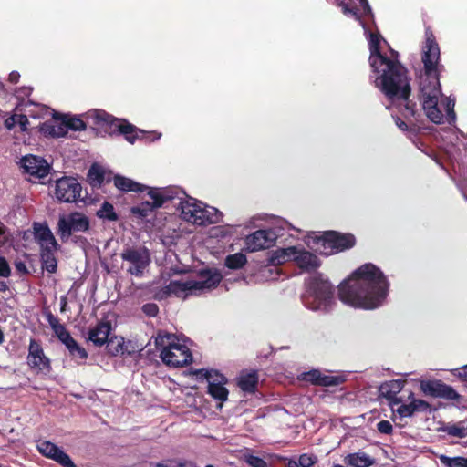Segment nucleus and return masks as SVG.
<instances>
[{"instance_id":"64","label":"nucleus","mask_w":467,"mask_h":467,"mask_svg":"<svg viewBox=\"0 0 467 467\" xmlns=\"http://www.w3.org/2000/svg\"><path fill=\"white\" fill-rule=\"evenodd\" d=\"M67 298L66 297H62L61 298V308H60V311L61 312H64L66 310V306H67Z\"/></svg>"},{"instance_id":"57","label":"nucleus","mask_w":467,"mask_h":467,"mask_svg":"<svg viewBox=\"0 0 467 467\" xmlns=\"http://www.w3.org/2000/svg\"><path fill=\"white\" fill-rule=\"evenodd\" d=\"M379 432L384 434H389L392 431V425L388 420H381L377 425Z\"/></svg>"},{"instance_id":"44","label":"nucleus","mask_w":467,"mask_h":467,"mask_svg":"<svg viewBox=\"0 0 467 467\" xmlns=\"http://www.w3.org/2000/svg\"><path fill=\"white\" fill-rule=\"evenodd\" d=\"M192 374L196 375L199 379H212L213 378H217L218 379H227L225 376H223L219 370L210 368V369H199L192 372Z\"/></svg>"},{"instance_id":"49","label":"nucleus","mask_w":467,"mask_h":467,"mask_svg":"<svg viewBox=\"0 0 467 467\" xmlns=\"http://www.w3.org/2000/svg\"><path fill=\"white\" fill-rule=\"evenodd\" d=\"M259 374L257 369H243L241 370L238 377L235 378V379H258Z\"/></svg>"},{"instance_id":"10","label":"nucleus","mask_w":467,"mask_h":467,"mask_svg":"<svg viewBox=\"0 0 467 467\" xmlns=\"http://www.w3.org/2000/svg\"><path fill=\"white\" fill-rule=\"evenodd\" d=\"M82 186L77 178L64 176L56 181L55 197L61 202H76L82 199Z\"/></svg>"},{"instance_id":"62","label":"nucleus","mask_w":467,"mask_h":467,"mask_svg":"<svg viewBox=\"0 0 467 467\" xmlns=\"http://www.w3.org/2000/svg\"><path fill=\"white\" fill-rule=\"evenodd\" d=\"M7 289V284L5 281H0V292H5Z\"/></svg>"},{"instance_id":"51","label":"nucleus","mask_w":467,"mask_h":467,"mask_svg":"<svg viewBox=\"0 0 467 467\" xmlns=\"http://www.w3.org/2000/svg\"><path fill=\"white\" fill-rule=\"evenodd\" d=\"M141 310L147 317H154L159 313V306L155 303H147L142 306Z\"/></svg>"},{"instance_id":"46","label":"nucleus","mask_w":467,"mask_h":467,"mask_svg":"<svg viewBox=\"0 0 467 467\" xmlns=\"http://www.w3.org/2000/svg\"><path fill=\"white\" fill-rule=\"evenodd\" d=\"M53 119L55 120H61L60 123H55V138L64 137L67 133V129L63 115L54 112Z\"/></svg>"},{"instance_id":"43","label":"nucleus","mask_w":467,"mask_h":467,"mask_svg":"<svg viewBox=\"0 0 467 467\" xmlns=\"http://www.w3.org/2000/svg\"><path fill=\"white\" fill-rule=\"evenodd\" d=\"M29 123L28 118L25 114L13 115L12 117L6 119L5 126L11 130L15 124H18L21 127L22 130H26L27 129V124Z\"/></svg>"},{"instance_id":"48","label":"nucleus","mask_w":467,"mask_h":467,"mask_svg":"<svg viewBox=\"0 0 467 467\" xmlns=\"http://www.w3.org/2000/svg\"><path fill=\"white\" fill-rule=\"evenodd\" d=\"M454 107H455V99H451V98H446V100H445V110H446V113H447L448 122L449 123H451L456 119V114H455V111H454Z\"/></svg>"},{"instance_id":"50","label":"nucleus","mask_w":467,"mask_h":467,"mask_svg":"<svg viewBox=\"0 0 467 467\" xmlns=\"http://www.w3.org/2000/svg\"><path fill=\"white\" fill-rule=\"evenodd\" d=\"M245 462L252 467H266L267 463L262 458L254 455H245Z\"/></svg>"},{"instance_id":"5","label":"nucleus","mask_w":467,"mask_h":467,"mask_svg":"<svg viewBox=\"0 0 467 467\" xmlns=\"http://www.w3.org/2000/svg\"><path fill=\"white\" fill-rule=\"evenodd\" d=\"M176 339L173 334H158L155 345L160 350V358L164 364L170 367L187 366L192 362V352L186 345L176 342Z\"/></svg>"},{"instance_id":"14","label":"nucleus","mask_w":467,"mask_h":467,"mask_svg":"<svg viewBox=\"0 0 467 467\" xmlns=\"http://www.w3.org/2000/svg\"><path fill=\"white\" fill-rule=\"evenodd\" d=\"M27 363L32 369L40 371L43 374L50 370L49 359L44 355L40 344L35 339H30Z\"/></svg>"},{"instance_id":"45","label":"nucleus","mask_w":467,"mask_h":467,"mask_svg":"<svg viewBox=\"0 0 467 467\" xmlns=\"http://www.w3.org/2000/svg\"><path fill=\"white\" fill-rule=\"evenodd\" d=\"M63 119L66 122L67 130H72L81 131L87 129L86 123L79 118H71L63 115Z\"/></svg>"},{"instance_id":"55","label":"nucleus","mask_w":467,"mask_h":467,"mask_svg":"<svg viewBox=\"0 0 467 467\" xmlns=\"http://www.w3.org/2000/svg\"><path fill=\"white\" fill-rule=\"evenodd\" d=\"M11 275V269L8 262L5 257L0 256V276L9 277Z\"/></svg>"},{"instance_id":"16","label":"nucleus","mask_w":467,"mask_h":467,"mask_svg":"<svg viewBox=\"0 0 467 467\" xmlns=\"http://www.w3.org/2000/svg\"><path fill=\"white\" fill-rule=\"evenodd\" d=\"M275 234L268 230H258L245 238V245L249 252H256L270 248L275 243Z\"/></svg>"},{"instance_id":"15","label":"nucleus","mask_w":467,"mask_h":467,"mask_svg":"<svg viewBox=\"0 0 467 467\" xmlns=\"http://www.w3.org/2000/svg\"><path fill=\"white\" fill-rule=\"evenodd\" d=\"M179 206L183 220L197 225H202L205 222L203 212H202V202L190 198L189 200H181Z\"/></svg>"},{"instance_id":"28","label":"nucleus","mask_w":467,"mask_h":467,"mask_svg":"<svg viewBox=\"0 0 467 467\" xmlns=\"http://www.w3.org/2000/svg\"><path fill=\"white\" fill-rule=\"evenodd\" d=\"M187 291L192 292L195 291L192 280L187 281H177L172 280L170 284L165 286L164 292L167 295H175L176 296H182Z\"/></svg>"},{"instance_id":"33","label":"nucleus","mask_w":467,"mask_h":467,"mask_svg":"<svg viewBox=\"0 0 467 467\" xmlns=\"http://www.w3.org/2000/svg\"><path fill=\"white\" fill-rule=\"evenodd\" d=\"M97 217L99 219L109 221V222H116L119 220V215L115 212L113 204L105 201L100 208L96 212Z\"/></svg>"},{"instance_id":"13","label":"nucleus","mask_w":467,"mask_h":467,"mask_svg":"<svg viewBox=\"0 0 467 467\" xmlns=\"http://www.w3.org/2000/svg\"><path fill=\"white\" fill-rule=\"evenodd\" d=\"M198 280H192L195 291H211L223 280L222 273L216 268H202L197 272Z\"/></svg>"},{"instance_id":"60","label":"nucleus","mask_w":467,"mask_h":467,"mask_svg":"<svg viewBox=\"0 0 467 467\" xmlns=\"http://www.w3.org/2000/svg\"><path fill=\"white\" fill-rule=\"evenodd\" d=\"M394 119H395V124L400 130H402V131L409 130V126L403 119H401L400 117H395Z\"/></svg>"},{"instance_id":"2","label":"nucleus","mask_w":467,"mask_h":467,"mask_svg":"<svg viewBox=\"0 0 467 467\" xmlns=\"http://www.w3.org/2000/svg\"><path fill=\"white\" fill-rule=\"evenodd\" d=\"M425 37L421 57L424 72L420 77L419 99L427 118L435 124H441L443 121V113L438 107L441 95L440 47L430 27L425 29Z\"/></svg>"},{"instance_id":"59","label":"nucleus","mask_w":467,"mask_h":467,"mask_svg":"<svg viewBox=\"0 0 467 467\" xmlns=\"http://www.w3.org/2000/svg\"><path fill=\"white\" fill-rule=\"evenodd\" d=\"M15 267H16V271L22 275L28 273L26 264L22 261H16L15 263Z\"/></svg>"},{"instance_id":"24","label":"nucleus","mask_w":467,"mask_h":467,"mask_svg":"<svg viewBox=\"0 0 467 467\" xmlns=\"http://www.w3.org/2000/svg\"><path fill=\"white\" fill-rule=\"evenodd\" d=\"M35 239L41 247L49 246L53 249H59V244L55 239L47 224L34 223Z\"/></svg>"},{"instance_id":"26","label":"nucleus","mask_w":467,"mask_h":467,"mask_svg":"<svg viewBox=\"0 0 467 467\" xmlns=\"http://www.w3.org/2000/svg\"><path fill=\"white\" fill-rule=\"evenodd\" d=\"M113 182L115 187L121 192H142L147 189L146 185L119 174L114 176Z\"/></svg>"},{"instance_id":"37","label":"nucleus","mask_w":467,"mask_h":467,"mask_svg":"<svg viewBox=\"0 0 467 467\" xmlns=\"http://www.w3.org/2000/svg\"><path fill=\"white\" fill-rule=\"evenodd\" d=\"M202 212H203V220L205 221L202 225L218 223L222 221L223 216V213L214 207L202 206Z\"/></svg>"},{"instance_id":"61","label":"nucleus","mask_w":467,"mask_h":467,"mask_svg":"<svg viewBox=\"0 0 467 467\" xmlns=\"http://www.w3.org/2000/svg\"><path fill=\"white\" fill-rule=\"evenodd\" d=\"M19 78H20V75H19V73H18L17 71H12V72L9 74V78H8V79H9V81H10L11 83L16 84V83H17V82H18Z\"/></svg>"},{"instance_id":"6","label":"nucleus","mask_w":467,"mask_h":467,"mask_svg":"<svg viewBox=\"0 0 467 467\" xmlns=\"http://www.w3.org/2000/svg\"><path fill=\"white\" fill-rule=\"evenodd\" d=\"M313 244L316 245L317 252L329 255L354 247L356 237L349 233L343 234L337 231H327L323 232L320 235L315 236Z\"/></svg>"},{"instance_id":"39","label":"nucleus","mask_w":467,"mask_h":467,"mask_svg":"<svg viewBox=\"0 0 467 467\" xmlns=\"http://www.w3.org/2000/svg\"><path fill=\"white\" fill-rule=\"evenodd\" d=\"M317 459L316 456L309 454H303L299 457L298 461L289 460L287 467H314Z\"/></svg>"},{"instance_id":"54","label":"nucleus","mask_w":467,"mask_h":467,"mask_svg":"<svg viewBox=\"0 0 467 467\" xmlns=\"http://www.w3.org/2000/svg\"><path fill=\"white\" fill-rule=\"evenodd\" d=\"M155 467H196L194 463L191 462H171L169 464L157 463Z\"/></svg>"},{"instance_id":"30","label":"nucleus","mask_w":467,"mask_h":467,"mask_svg":"<svg viewBox=\"0 0 467 467\" xmlns=\"http://www.w3.org/2000/svg\"><path fill=\"white\" fill-rule=\"evenodd\" d=\"M107 353L112 357L125 353L130 354L131 352L127 349L124 338L122 337L113 336L109 338L105 343Z\"/></svg>"},{"instance_id":"27","label":"nucleus","mask_w":467,"mask_h":467,"mask_svg":"<svg viewBox=\"0 0 467 467\" xmlns=\"http://www.w3.org/2000/svg\"><path fill=\"white\" fill-rule=\"evenodd\" d=\"M58 249H53L49 246L40 248V260L42 268L50 274H54L57 269V262L55 256V252Z\"/></svg>"},{"instance_id":"18","label":"nucleus","mask_w":467,"mask_h":467,"mask_svg":"<svg viewBox=\"0 0 467 467\" xmlns=\"http://www.w3.org/2000/svg\"><path fill=\"white\" fill-rule=\"evenodd\" d=\"M420 389L427 396L455 400L458 398L455 390L441 381H420Z\"/></svg>"},{"instance_id":"40","label":"nucleus","mask_w":467,"mask_h":467,"mask_svg":"<svg viewBox=\"0 0 467 467\" xmlns=\"http://www.w3.org/2000/svg\"><path fill=\"white\" fill-rule=\"evenodd\" d=\"M156 208L150 202L145 201L137 206H133L130 209V213L137 215L140 218H146L150 215Z\"/></svg>"},{"instance_id":"32","label":"nucleus","mask_w":467,"mask_h":467,"mask_svg":"<svg viewBox=\"0 0 467 467\" xmlns=\"http://www.w3.org/2000/svg\"><path fill=\"white\" fill-rule=\"evenodd\" d=\"M295 253V246H289L287 248L276 250L270 258V262L274 265H282L287 261L293 260V254Z\"/></svg>"},{"instance_id":"23","label":"nucleus","mask_w":467,"mask_h":467,"mask_svg":"<svg viewBox=\"0 0 467 467\" xmlns=\"http://www.w3.org/2000/svg\"><path fill=\"white\" fill-rule=\"evenodd\" d=\"M429 409V404L420 399H415L414 395L410 393L408 397V403L400 404L396 412L400 418L411 417L416 412H423Z\"/></svg>"},{"instance_id":"1","label":"nucleus","mask_w":467,"mask_h":467,"mask_svg":"<svg viewBox=\"0 0 467 467\" xmlns=\"http://www.w3.org/2000/svg\"><path fill=\"white\" fill-rule=\"evenodd\" d=\"M388 291L389 283L382 271L368 263L355 270L338 286V296L349 306L373 309L381 305Z\"/></svg>"},{"instance_id":"53","label":"nucleus","mask_w":467,"mask_h":467,"mask_svg":"<svg viewBox=\"0 0 467 467\" xmlns=\"http://www.w3.org/2000/svg\"><path fill=\"white\" fill-rule=\"evenodd\" d=\"M40 131L45 136H50V137L55 138V123L50 122V121L43 122L40 125Z\"/></svg>"},{"instance_id":"29","label":"nucleus","mask_w":467,"mask_h":467,"mask_svg":"<svg viewBox=\"0 0 467 467\" xmlns=\"http://www.w3.org/2000/svg\"><path fill=\"white\" fill-rule=\"evenodd\" d=\"M344 462L352 467H370L375 463L371 456L362 451L347 455Z\"/></svg>"},{"instance_id":"3","label":"nucleus","mask_w":467,"mask_h":467,"mask_svg":"<svg viewBox=\"0 0 467 467\" xmlns=\"http://www.w3.org/2000/svg\"><path fill=\"white\" fill-rule=\"evenodd\" d=\"M385 68L375 83L380 91L389 99L407 100L411 94L408 70L399 61L390 58L384 62Z\"/></svg>"},{"instance_id":"12","label":"nucleus","mask_w":467,"mask_h":467,"mask_svg":"<svg viewBox=\"0 0 467 467\" xmlns=\"http://www.w3.org/2000/svg\"><path fill=\"white\" fill-rule=\"evenodd\" d=\"M37 451L43 456L55 461L63 467H77L61 448L49 441H41L36 445Z\"/></svg>"},{"instance_id":"35","label":"nucleus","mask_w":467,"mask_h":467,"mask_svg":"<svg viewBox=\"0 0 467 467\" xmlns=\"http://www.w3.org/2000/svg\"><path fill=\"white\" fill-rule=\"evenodd\" d=\"M247 263L246 256L242 253L229 254L224 260V265L232 270L241 269Z\"/></svg>"},{"instance_id":"56","label":"nucleus","mask_w":467,"mask_h":467,"mask_svg":"<svg viewBox=\"0 0 467 467\" xmlns=\"http://www.w3.org/2000/svg\"><path fill=\"white\" fill-rule=\"evenodd\" d=\"M405 101H406V105H405L406 112L403 113L405 118H408L409 116L415 118L416 114H417L416 103L410 101L409 99Z\"/></svg>"},{"instance_id":"17","label":"nucleus","mask_w":467,"mask_h":467,"mask_svg":"<svg viewBox=\"0 0 467 467\" xmlns=\"http://www.w3.org/2000/svg\"><path fill=\"white\" fill-rule=\"evenodd\" d=\"M21 163L26 173L38 179L46 177L50 171V165L47 161L44 158L36 155L23 157Z\"/></svg>"},{"instance_id":"34","label":"nucleus","mask_w":467,"mask_h":467,"mask_svg":"<svg viewBox=\"0 0 467 467\" xmlns=\"http://www.w3.org/2000/svg\"><path fill=\"white\" fill-rule=\"evenodd\" d=\"M72 359L84 361L88 358L87 350L81 347L74 338L65 346Z\"/></svg>"},{"instance_id":"63","label":"nucleus","mask_w":467,"mask_h":467,"mask_svg":"<svg viewBox=\"0 0 467 467\" xmlns=\"http://www.w3.org/2000/svg\"><path fill=\"white\" fill-rule=\"evenodd\" d=\"M314 383H322V385L324 386H333L335 385V383L337 381H332V380H329V381H313Z\"/></svg>"},{"instance_id":"41","label":"nucleus","mask_w":467,"mask_h":467,"mask_svg":"<svg viewBox=\"0 0 467 467\" xmlns=\"http://www.w3.org/2000/svg\"><path fill=\"white\" fill-rule=\"evenodd\" d=\"M439 460L445 467H467V458L440 455Z\"/></svg>"},{"instance_id":"4","label":"nucleus","mask_w":467,"mask_h":467,"mask_svg":"<svg viewBox=\"0 0 467 467\" xmlns=\"http://www.w3.org/2000/svg\"><path fill=\"white\" fill-rule=\"evenodd\" d=\"M301 296L304 306L311 310L328 311L335 303L334 286L321 273H315L305 280Z\"/></svg>"},{"instance_id":"20","label":"nucleus","mask_w":467,"mask_h":467,"mask_svg":"<svg viewBox=\"0 0 467 467\" xmlns=\"http://www.w3.org/2000/svg\"><path fill=\"white\" fill-rule=\"evenodd\" d=\"M147 195L156 209L162 207L167 202L172 201L178 194V190L172 187L157 188L147 186Z\"/></svg>"},{"instance_id":"31","label":"nucleus","mask_w":467,"mask_h":467,"mask_svg":"<svg viewBox=\"0 0 467 467\" xmlns=\"http://www.w3.org/2000/svg\"><path fill=\"white\" fill-rule=\"evenodd\" d=\"M88 180L92 187H100L105 180V172L101 166L94 163L88 171Z\"/></svg>"},{"instance_id":"7","label":"nucleus","mask_w":467,"mask_h":467,"mask_svg":"<svg viewBox=\"0 0 467 467\" xmlns=\"http://www.w3.org/2000/svg\"><path fill=\"white\" fill-rule=\"evenodd\" d=\"M89 219L79 212L70 213L67 216H61L57 222V234L62 242H67L76 232L89 230Z\"/></svg>"},{"instance_id":"25","label":"nucleus","mask_w":467,"mask_h":467,"mask_svg":"<svg viewBox=\"0 0 467 467\" xmlns=\"http://www.w3.org/2000/svg\"><path fill=\"white\" fill-rule=\"evenodd\" d=\"M46 318L56 337L66 346L73 338L69 331L64 325L60 324L59 319L51 312L46 314Z\"/></svg>"},{"instance_id":"38","label":"nucleus","mask_w":467,"mask_h":467,"mask_svg":"<svg viewBox=\"0 0 467 467\" xmlns=\"http://www.w3.org/2000/svg\"><path fill=\"white\" fill-rule=\"evenodd\" d=\"M443 431L448 435L457 438H466L467 437V427L463 424V422L458 423H449L443 427Z\"/></svg>"},{"instance_id":"47","label":"nucleus","mask_w":467,"mask_h":467,"mask_svg":"<svg viewBox=\"0 0 467 467\" xmlns=\"http://www.w3.org/2000/svg\"><path fill=\"white\" fill-rule=\"evenodd\" d=\"M390 382L397 384L394 391H389L388 382L381 384L379 387V391L381 392V394L384 395L385 397H387L388 399H392L394 397V395L396 393H398L402 389V386L400 385L401 381H390Z\"/></svg>"},{"instance_id":"58","label":"nucleus","mask_w":467,"mask_h":467,"mask_svg":"<svg viewBox=\"0 0 467 467\" xmlns=\"http://www.w3.org/2000/svg\"><path fill=\"white\" fill-rule=\"evenodd\" d=\"M451 374L453 377L458 378V379H467V364L460 368L451 370Z\"/></svg>"},{"instance_id":"21","label":"nucleus","mask_w":467,"mask_h":467,"mask_svg":"<svg viewBox=\"0 0 467 467\" xmlns=\"http://www.w3.org/2000/svg\"><path fill=\"white\" fill-rule=\"evenodd\" d=\"M112 325L110 321H99L94 327L89 329L88 340L95 347H102L109 340Z\"/></svg>"},{"instance_id":"8","label":"nucleus","mask_w":467,"mask_h":467,"mask_svg":"<svg viewBox=\"0 0 467 467\" xmlns=\"http://www.w3.org/2000/svg\"><path fill=\"white\" fill-rule=\"evenodd\" d=\"M105 121L109 123L111 132L113 134L123 135L125 140L130 144H134L137 140H153L155 138H150L153 134L147 133L146 131L138 129L133 124L126 119H119L107 115Z\"/></svg>"},{"instance_id":"52","label":"nucleus","mask_w":467,"mask_h":467,"mask_svg":"<svg viewBox=\"0 0 467 467\" xmlns=\"http://www.w3.org/2000/svg\"><path fill=\"white\" fill-rule=\"evenodd\" d=\"M258 381H238V387L244 392L254 393L257 389Z\"/></svg>"},{"instance_id":"9","label":"nucleus","mask_w":467,"mask_h":467,"mask_svg":"<svg viewBox=\"0 0 467 467\" xmlns=\"http://www.w3.org/2000/svg\"><path fill=\"white\" fill-rule=\"evenodd\" d=\"M120 258L131 265L127 272L135 276H141L150 263L149 250L144 246L138 248L128 246L120 253Z\"/></svg>"},{"instance_id":"36","label":"nucleus","mask_w":467,"mask_h":467,"mask_svg":"<svg viewBox=\"0 0 467 467\" xmlns=\"http://www.w3.org/2000/svg\"><path fill=\"white\" fill-rule=\"evenodd\" d=\"M209 393L212 397L214 399H217L221 401H224L227 400L228 397V390L222 384L221 381H209Z\"/></svg>"},{"instance_id":"42","label":"nucleus","mask_w":467,"mask_h":467,"mask_svg":"<svg viewBox=\"0 0 467 467\" xmlns=\"http://www.w3.org/2000/svg\"><path fill=\"white\" fill-rule=\"evenodd\" d=\"M296 379H343L339 376H327L322 375V373L317 369H312L308 372H303L299 376H297Z\"/></svg>"},{"instance_id":"19","label":"nucleus","mask_w":467,"mask_h":467,"mask_svg":"<svg viewBox=\"0 0 467 467\" xmlns=\"http://www.w3.org/2000/svg\"><path fill=\"white\" fill-rule=\"evenodd\" d=\"M381 36L379 33L369 34V64L372 70L376 73H379V68L383 66L384 62L389 59L388 57L384 56L380 51Z\"/></svg>"},{"instance_id":"22","label":"nucleus","mask_w":467,"mask_h":467,"mask_svg":"<svg viewBox=\"0 0 467 467\" xmlns=\"http://www.w3.org/2000/svg\"><path fill=\"white\" fill-rule=\"evenodd\" d=\"M293 261L305 271H314L320 266V261L316 254L305 249H298L296 246Z\"/></svg>"},{"instance_id":"11","label":"nucleus","mask_w":467,"mask_h":467,"mask_svg":"<svg viewBox=\"0 0 467 467\" xmlns=\"http://www.w3.org/2000/svg\"><path fill=\"white\" fill-rule=\"evenodd\" d=\"M337 5L341 7L342 13L362 23V17L372 14L368 0H336Z\"/></svg>"}]
</instances>
